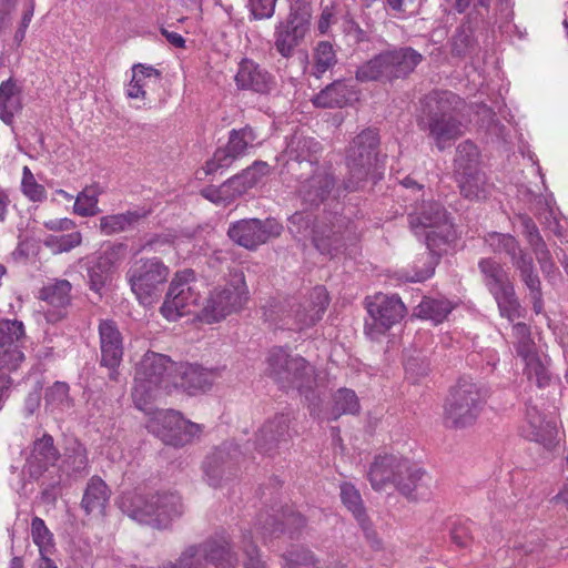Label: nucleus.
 <instances>
[{
	"instance_id": "nucleus-52",
	"label": "nucleus",
	"mask_w": 568,
	"mask_h": 568,
	"mask_svg": "<svg viewBox=\"0 0 568 568\" xmlns=\"http://www.w3.org/2000/svg\"><path fill=\"white\" fill-rule=\"evenodd\" d=\"M525 365V374L529 381L534 382L539 388L549 385L550 374L539 356L526 362Z\"/></svg>"
},
{
	"instance_id": "nucleus-4",
	"label": "nucleus",
	"mask_w": 568,
	"mask_h": 568,
	"mask_svg": "<svg viewBox=\"0 0 568 568\" xmlns=\"http://www.w3.org/2000/svg\"><path fill=\"white\" fill-rule=\"evenodd\" d=\"M176 371V364L169 356L146 352L135 367L132 398L135 407L145 413H151L150 404L162 389H168L171 384L178 382L172 376Z\"/></svg>"
},
{
	"instance_id": "nucleus-63",
	"label": "nucleus",
	"mask_w": 568,
	"mask_h": 568,
	"mask_svg": "<svg viewBox=\"0 0 568 568\" xmlns=\"http://www.w3.org/2000/svg\"><path fill=\"white\" fill-rule=\"evenodd\" d=\"M81 241L82 236L80 232L62 234L59 236H53L51 239V242L57 245L59 252H69L72 248L79 246L81 244Z\"/></svg>"
},
{
	"instance_id": "nucleus-53",
	"label": "nucleus",
	"mask_w": 568,
	"mask_h": 568,
	"mask_svg": "<svg viewBox=\"0 0 568 568\" xmlns=\"http://www.w3.org/2000/svg\"><path fill=\"white\" fill-rule=\"evenodd\" d=\"M476 47L471 30L462 28L452 39V53L457 57H466L470 54Z\"/></svg>"
},
{
	"instance_id": "nucleus-10",
	"label": "nucleus",
	"mask_w": 568,
	"mask_h": 568,
	"mask_svg": "<svg viewBox=\"0 0 568 568\" xmlns=\"http://www.w3.org/2000/svg\"><path fill=\"white\" fill-rule=\"evenodd\" d=\"M170 276V267L156 256L136 260L126 272L131 291L143 305L152 304Z\"/></svg>"
},
{
	"instance_id": "nucleus-25",
	"label": "nucleus",
	"mask_w": 568,
	"mask_h": 568,
	"mask_svg": "<svg viewBox=\"0 0 568 568\" xmlns=\"http://www.w3.org/2000/svg\"><path fill=\"white\" fill-rule=\"evenodd\" d=\"M317 221L312 229V239L315 247L327 255L336 254L344 245V219L333 216V220Z\"/></svg>"
},
{
	"instance_id": "nucleus-34",
	"label": "nucleus",
	"mask_w": 568,
	"mask_h": 568,
	"mask_svg": "<svg viewBox=\"0 0 568 568\" xmlns=\"http://www.w3.org/2000/svg\"><path fill=\"white\" fill-rule=\"evenodd\" d=\"M321 151V144L313 138L294 133L287 142L285 155L288 161L302 164L305 162L310 168L320 165L316 154Z\"/></svg>"
},
{
	"instance_id": "nucleus-15",
	"label": "nucleus",
	"mask_w": 568,
	"mask_h": 568,
	"mask_svg": "<svg viewBox=\"0 0 568 568\" xmlns=\"http://www.w3.org/2000/svg\"><path fill=\"white\" fill-rule=\"evenodd\" d=\"M149 428L161 440L174 447H183L199 438L203 426L185 419L179 412L158 410L149 424Z\"/></svg>"
},
{
	"instance_id": "nucleus-58",
	"label": "nucleus",
	"mask_w": 568,
	"mask_h": 568,
	"mask_svg": "<svg viewBox=\"0 0 568 568\" xmlns=\"http://www.w3.org/2000/svg\"><path fill=\"white\" fill-rule=\"evenodd\" d=\"M65 463L74 474L85 473L89 466L87 449L81 444H75L71 454L67 456Z\"/></svg>"
},
{
	"instance_id": "nucleus-29",
	"label": "nucleus",
	"mask_w": 568,
	"mask_h": 568,
	"mask_svg": "<svg viewBox=\"0 0 568 568\" xmlns=\"http://www.w3.org/2000/svg\"><path fill=\"white\" fill-rule=\"evenodd\" d=\"M200 545L207 564L215 568H235L237 556L232 549L229 536L219 535Z\"/></svg>"
},
{
	"instance_id": "nucleus-8",
	"label": "nucleus",
	"mask_w": 568,
	"mask_h": 568,
	"mask_svg": "<svg viewBox=\"0 0 568 568\" xmlns=\"http://www.w3.org/2000/svg\"><path fill=\"white\" fill-rule=\"evenodd\" d=\"M423 55L410 47H403L376 54L356 70V80L392 81L412 73L422 62Z\"/></svg>"
},
{
	"instance_id": "nucleus-39",
	"label": "nucleus",
	"mask_w": 568,
	"mask_h": 568,
	"mask_svg": "<svg viewBox=\"0 0 568 568\" xmlns=\"http://www.w3.org/2000/svg\"><path fill=\"white\" fill-rule=\"evenodd\" d=\"M337 63V55L333 44L328 41H320L312 54L311 75L321 79Z\"/></svg>"
},
{
	"instance_id": "nucleus-54",
	"label": "nucleus",
	"mask_w": 568,
	"mask_h": 568,
	"mask_svg": "<svg viewBox=\"0 0 568 568\" xmlns=\"http://www.w3.org/2000/svg\"><path fill=\"white\" fill-rule=\"evenodd\" d=\"M22 193L33 202H42L47 199V191L43 185L39 184L28 166L23 168L21 182Z\"/></svg>"
},
{
	"instance_id": "nucleus-51",
	"label": "nucleus",
	"mask_w": 568,
	"mask_h": 568,
	"mask_svg": "<svg viewBox=\"0 0 568 568\" xmlns=\"http://www.w3.org/2000/svg\"><path fill=\"white\" fill-rule=\"evenodd\" d=\"M114 272L106 266H102L101 261L97 257L88 267V278L90 288L100 293L106 283L111 280Z\"/></svg>"
},
{
	"instance_id": "nucleus-42",
	"label": "nucleus",
	"mask_w": 568,
	"mask_h": 568,
	"mask_svg": "<svg viewBox=\"0 0 568 568\" xmlns=\"http://www.w3.org/2000/svg\"><path fill=\"white\" fill-rule=\"evenodd\" d=\"M452 310L450 302L430 297H424L416 307L419 317L430 320L436 324L442 323Z\"/></svg>"
},
{
	"instance_id": "nucleus-28",
	"label": "nucleus",
	"mask_w": 568,
	"mask_h": 568,
	"mask_svg": "<svg viewBox=\"0 0 568 568\" xmlns=\"http://www.w3.org/2000/svg\"><path fill=\"white\" fill-rule=\"evenodd\" d=\"M328 305V295L323 286H316L308 298L294 311L296 326L304 329L315 325L322 320Z\"/></svg>"
},
{
	"instance_id": "nucleus-41",
	"label": "nucleus",
	"mask_w": 568,
	"mask_h": 568,
	"mask_svg": "<svg viewBox=\"0 0 568 568\" xmlns=\"http://www.w3.org/2000/svg\"><path fill=\"white\" fill-rule=\"evenodd\" d=\"M341 499L345 507L354 515L363 529H368V519L363 506V500L359 491L354 485L344 483L341 485Z\"/></svg>"
},
{
	"instance_id": "nucleus-35",
	"label": "nucleus",
	"mask_w": 568,
	"mask_h": 568,
	"mask_svg": "<svg viewBox=\"0 0 568 568\" xmlns=\"http://www.w3.org/2000/svg\"><path fill=\"white\" fill-rule=\"evenodd\" d=\"M110 499L108 485L98 476L89 479L81 500V507L87 515L102 514Z\"/></svg>"
},
{
	"instance_id": "nucleus-36",
	"label": "nucleus",
	"mask_w": 568,
	"mask_h": 568,
	"mask_svg": "<svg viewBox=\"0 0 568 568\" xmlns=\"http://www.w3.org/2000/svg\"><path fill=\"white\" fill-rule=\"evenodd\" d=\"M71 284L67 280H55L49 283L40 291V298L45 301L50 306L55 308L58 318L63 316V310L71 301Z\"/></svg>"
},
{
	"instance_id": "nucleus-55",
	"label": "nucleus",
	"mask_w": 568,
	"mask_h": 568,
	"mask_svg": "<svg viewBox=\"0 0 568 568\" xmlns=\"http://www.w3.org/2000/svg\"><path fill=\"white\" fill-rule=\"evenodd\" d=\"M45 404L53 408L70 406L69 386L65 383L57 382L45 392Z\"/></svg>"
},
{
	"instance_id": "nucleus-9",
	"label": "nucleus",
	"mask_w": 568,
	"mask_h": 568,
	"mask_svg": "<svg viewBox=\"0 0 568 568\" xmlns=\"http://www.w3.org/2000/svg\"><path fill=\"white\" fill-rule=\"evenodd\" d=\"M267 371L284 389L294 388L302 393L315 384L314 367L301 355L283 347H273L268 352Z\"/></svg>"
},
{
	"instance_id": "nucleus-20",
	"label": "nucleus",
	"mask_w": 568,
	"mask_h": 568,
	"mask_svg": "<svg viewBox=\"0 0 568 568\" xmlns=\"http://www.w3.org/2000/svg\"><path fill=\"white\" fill-rule=\"evenodd\" d=\"M99 338L101 352V365L108 367L110 378L115 379V369L123 357V337L115 322L101 320L99 323Z\"/></svg>"
},
{
	"instance_id": "nucleus-30",
	"label": "nucleus",
	"mask_w": 568,
	"mask_h": 568,
	"mask_svg": "<svg viewBox=\"0 0 568 568\" xmlns=\"http://www.w3.org/2000/svg\"><path fill=\"white\" fill-rule=\"evenodd\" d=\"M60 458V452L54 446L51 435L44 434L33 443L31 455L28 459L30 474L39 476L49 467L54 466Z\"/></svg>"
},
{
	"instance_id": "nucleus-32",
	"label": "nucleus",
	"mask_w": 568,
	"mask_h": 568,
	"mask_svg": "<svg viewBox=\"0 0 568 568\" xmlns=\"http://www.w3.org/2000/svg\"><path fill=\"white\" fill-rule=\"evenodd\" d=\"M356 95L354 85L344 80H337L316 94L313 103L318 108H343L356 100Z\"/></svg>"
},
{
	"instance_id": "nucleus-56",
	"label": "nucleus",
	"mask_w": 568,
	"mask_h": 568,
	"mask_svg": "<svg viewBox=\"0 0 568 568\" xmlns=\"http://www.w3.org/2000/svg\"><path fill=\"white\" fill-rule=\"evenodd\" d=\"M135 78H139L140 80L139 87L146 90L150 84H159L161 80V72L151 65L138 63L132 67L131 81H134Z\"/></svg>"
},
{
	"instance_id": "nucleus-40",
	"label": "nucleus",
	"mask_w": 568,
	"mask_h": 568,
	"mask_svg": "<svg viewBox=\"0 0 568 568\" xmlns=\"http://www.w3.org/2000/svg\"><path fill=\"white\" fill-rule=\"evenodd\" d=\"M491 295L494 296L503 317H506L509 322H515L516 320L524 317L525 310L520 306L519 301L516 297L513 284Z\"/></svg>"
},
{
	"instance_id": "nucleus-21",
	"label": "nucleus",
	"mask_w": 568,
	"mask_h": 568,
	"mask_svg": "<svg viewBox=\"0 0 568 568\" xmlns=\"http://www.w3.org/2000/svg\"><path fill=\"white\" fill-rule=\"evenodd\" d=\"M335 185V178L328 165L311 168V175L300 182L298 194L310 205L323 203Z\"/></svg>"
},
{
	"instance_id": "nucleus-38",
	"label": "nucleus",
	"mask_w": 568,
	"mask_h": 568,
	"mask_svg": "<svg viewBox=\"0 0 568 568\" xmlns=\"http://www.w3.org/2000/svg\"><path fill=\"white\" fill-rule=\"evenodd\" d=\"M148 215L146 211H126L100 219V230L105 235L123 232L135 225Z\"/></svg>"
},
{
	"instance_id": "nucleus-2",
	"label": "nucleus",
	"mask_w": 568,
	"mask_h": 568,
	"mask_svg": "<svg viewBox=\"0 0 568 568\" xmlns=\"http://www.w3.org/2000/svg\"><path fill=\"white\" fill-rule=\"evenodd\" d=\"M367 477L375 490H381L392 483L410 500H418L429 495L430 477L408 459L394 455L375 457Z\"/></svg>"
},
{
	"instance_id": "nucleus-3",
	"label": "nucleus",
	"mask_w": 568,
	"mask_h": 568,
	"mask_svg": "<svg viewBox=\"0 0 568 568\" xmlns=\"http://www.w3.org/2000/svg\"><path fill=\"white\" fill-rule=\"evenodd\" d=\"M459 98L450 91H434L426 98V110L418 120V126L427 132L439 151L453 145L464 131L456 109Z\"/></svg>"
},
{
	"instance_id": "nucleus-37",
	"label": "nucleus",
	"mask_w": 568,
	"mask_h": 568,
	"mask_svg": "<svg viewBox=\"0 0 568 568\" xmlns=\"http://www.w3.org/2000/svg\"><path fill=\"white\" fill-rule=\"evenodd\" d=\"M478 268L490 294L511 285L507 272L497 261L490 257L481 258Z\"/></svg>"
},
{
	"instance_id": "nucleus-11",
	"label": "nucleus",
	"mask_w": 568,
	"mask_h": 568,
	"mask_svg": "<svg viewBox=\"0 0 568 568\" xmlns=\"http://www.w3.org/2000/svg\"><path fill=\"white\" fill-rule=\"evenodd\" d=\"M201 283L191 268L178 271L166 292L160 313L168 321L174 322L191 314L201 298Z\"/></svg>"
},
{
	"instance_id": "nucleus-13",
	"label": "nucleus",
	"mask_w": 568,
	"mask_h": 568,
	"mask_svg": "<svg viewBox=\"0 0 568 568\" xmlns=\"http://www.w3.org/2000/svg\"><path fill=\"white\" fill-rule=\"evenodd\" d=\"M247 287L242 276L214 287L201 311V321L213 324L241 310L247 302Z\"/></svg>"
},
{
	"instance_id": "nucleus-48",
	"label": "nucleus",
	"mask_w": 568,
	"mask_h": 568,
	"mask_svg": "<svg viewBox=\"0 0 568 568\" xmlns=\"http://www.w3.org/2000/svg\"><path fill=\"white\" fill-rule=\"evenodd\" d=\"M128 246L124 243H113L103 247L97 258L101 261L102 266L109 267L115 272L126 257Z\"/></svg>"
},
{
	"instance_id": "nucleus-7",
	"label": "nucleus",
	"mask_w": 568,
	"mask_h": 568,
	"mask_svg": "<svg viewBox=\"0 0 568 568\" xmlns=\"http://www.w3.org/2000/svg\"><path fill=\"white\" fill-rule=\"evenodd\" d=\"M486 393L470 377H462L452 388L444 406V424L450 428H465L477 420Z\"/></svg>"
},
{
	"instance_id": "nucleus-5",
	"label": "nucleus",
	"mask_w": 568,
	"mask_h": 568,
	"mask_svg": "<svg viewBox=\"0 0 568 568\" xmlns=\"http://www.w3.org/2000/svg\"><path fill=\"white\" fill-rule=\"evenodd\" d=\"M121 507L130 518L155 528H166L183 511L181 498L171 493L125 495L122 497Z\"/></svg>"
},
{
	"instance_id": "nucleus-19",
	"label": "nucleus",
	"mask_w": 568,
	"mask_h": 568,
	"mask_svg": "<svg viewBox=\"0 0 568 568\" xmlns=\"http://www.w3.org/2000/svg\"><path fill=\"white\" fill-rule=\"evenodd\" d=\"M242 452L234 443H224L210 454L203 463V470L210 486L217 487L224 477L234 475Z\"/></svg>"
},
{
	"instance_id": "nucleus-17",
	"label": "nucleus",
	"mask_w": 568,
	"mask_h": 568,
	"mask_svg": "<svg viewBox=\"0 0 568 568\" xmlns=\"http://www.w3.org/2000/svg\"><path fill=\"white\" fill-rule=\"evenodd\" d=\"M256 139L257 135L250 125L231 130L226 145L219 148L212 159L206 162V173L212 174L221 169L230 168L235 161L243 158L251 148H254Z\"/></svg>"
},
{
	"instance_id": "nucleus-49",
	"label": "nucleus",
	"mask_w": 568,
	"mask_h": 568,
	"mask_svg": "<svg viewBox=\"0 0 568 568\" xmlns=\"http://www.w3.org/2000/svg\"><path fill=\"white\" fill-rule=\"evenodd\" d=\"M282 568H320L314 554L304 548L294 549L283 555Z\"/></svg>"
},
{
	"instance_id": "nucleus-26",
	"label": "nucleus",
	"mask_w": 568,
	"mask_h": 568,
	"mask_svg": "<svg viewBox=\"0 0 568 568\" xmlns=\"http://www.w3.org/2000/svg\"><path fill=\"white\" fill-rule=\"evenodd\" d=\"M235 82L241 90H252L257 93H268L274 87L273 77L257 63L244 59L240 62Z\"/></svg>"
},
{
	"instance_id": "nucleus-12",
	"label": "nucleus",
	"mask_w": 568,
	"mask_h": 568,
	"mask_svg": "<svg viewBox=\"0 0 568 568\" xmlns=\"http://www.w3.org/2000/svg\"><path fill=\"white\" fill-rule=\"evenodd\" d=\"M311 17V6L306 1L291 2L287 18L280 21L274 31V48L283 58H292L296 48L304 41L310 29Z\"/></svg>"
},
{
	"instance_id": "nucleus-16",
	"label": "nucleus",
	"mask_w": 568,
	"mask_h": 568,
	"mask_svg": "<svg viewBox=\"0 0 568 568\" xmlns=\"http://www.w3.org/2000/svg\"><path fill=\"white\" fill-rule=\"evenodd\" d=\"M282 225L274 219H246L232 223L227 230L229 237L240 246L255 250L282 233Z\"/></svg>"
},
{
	"instance_id": "nucleus-24",
	"label": "nucleus",
	"mask_w": 568,
	"mask_h": 568,
	"mask_svg": "<svg viewBox=\"0 0 568 568\" xmlns=\"http://www.w3.org/2000/svg\"><path fill=\"white\" fill-rule=\"evenodd\" d=\"M288 415L278 414L265 422L256 435V448L263 454L272 455L281 444H286L290 438Z\"/></svg>"
},
{
	"instance_id": "nucleus-46",
	"label": "nucleus",
	"mask_w": 568,
	"mask_h": 568,
	"mask_svg": "<svg viewBox=\"0 0 568 568\" xmlns=\"http://www.w3.org/2000/svg\"><path fill=\"white\" fill-rule=\"evenodd\" d=\"M98 186L92 185L85 187L75 199L73 206L74 213L80 216H93L98 214Z\"/></svg>"
},
{
	"instance_id": "nucleus-47",
	"label": "nucleus",
	"mask_w": 568,
	"mask_h": 568,
	"mask_svg": "<svg viewBox=\"0 0 568 568\" xmlns=\"http://www.w3.org/2000/svg\"><path fill=\"white\" fill-rule=\"evenodd\" d=\"M205 558L201 545L187 546L175 561L164 562L173 568H205Z\"/></svg>"
},
{
	"instance_id": "nucleus-1",
	"label": "nucleus",
	"mask_w": 568,
	"mask_h": 568,
	"mask_svg": "<svg viewBox=\"0 0 568 568\" xmlns=\"http://www.w3.org/2000/svg\"><path fill=\"white\" fill-rule=\"evenodd\" d=\"M410 229L418 234L425 232L428 252L423 256V267L415 265V273L406 277L410 282L429 278L438 263L442 252L456 239L454 224L448 220L445 209L437 202L427 201L417 205L408 216Z\"/></svg>"
},
{
	"instance_id": "nucleus-33",
	"label": "nucleus",
	"mask_w": 568,
	"mask_h": 568,
	"mask_svg": "<svg viewBox=\"0 0 568 568\" xmlns=\"http://www.w3.org/2000/svg\"><path fill=\"white\" fill-rule=\"evenodd\" d=\"M176 371L181 375L180 385L190 394L210 388L219 377L217 369H206L197 364H181Z\"/></svg>"
},
{
	"instance_id": "nucleus-44",
	"label": "nucleus",
	"mask_w": 568,
	"mask_h": 568,
	"mask_svg": "<svg viewBox=\"0 0 568 568\" xmlns=\"http://www.w3.org/2000/svg\"><path fill=\"white\" fill-rule=\"evenodd\" d=\"M513 265L519 272L521 281L525 283L530 294L541 291L540 278L535 270L532 257L528 253H520Z\"/></svg>"
},
{
	"instance_id": "nucleus-27",
	"label": "nucleus",
	"mask_w": 568,
	"mask_h": 568,
	"mask_svg": "<svg viewBox=\"0 0 568 568\" xmlns=\"http://www.w3.org/2000/svg\"><path fill=\"white\" fill-rule=\"evenodd\" d=\"M306 524V519L292 509L282 513L281 521L271 515H261L258 518V527L256 528L262 535L263 539H272L278 537L281 534L287 532L293 536Z\"/></svg>"
},
{
	"instance_id": "nucleus-62",
	"label": "nucleus",
	"mask_w": 568,
	"mask_h": 568,
	"mask_svg": "<svg viewBox=\"0 0 568 568\" xmlns=\"http://www.w3.org/2000/svg\"><path fill=\"white\" fill-rule=\"evenodd\" d=\"M21 109L19 97L16 98H0V119L10 124L13 120L14 113Z\"/></svg>"
},
{
	"instance_id": "nucleus-61",
	"label": "nucleus",
	"mask_w": 568,
	"mask_h": 568,
	"mask_svg": "<svg viewBox=\"0 0 568 568\" xmlns=\"http://www.w3.org/2000/svg\"><path fill=\"white\" fill-rule=\"evenodd\" d=\"M276 0H250L251 13L255 19H268L274 14Z\"/></svg>"
},
{
	"instance_id": "nucleus-57",
	"label": "nucleus",
	"mask_w": 568,
	"mask_h": 568,
	"mask_svg": "<svg viewBox=\"0 0 568 568\" xmlns=\"http://www.w3.org/2000/svg\"><path fill=\"white\" fill-rule=\"evenodd\" d=\"M252 532L246 531L242 535L243 551L246 556L244 561L245 568H266L265 562L260 557L257 547L252 541Z\"/></svg>"
},
{
	"instance_id": "nucleus-14",
	"label": "nucleus",
	"mask_w": 568,
	"mask_h": 568,
	"mask_svg": "<svg viewBox=\"0 0 568 568\" xmlns=\"http://www.w3.org/2000/svg\"><path fill=\"white\" fill-rule=\"evenodd\" d=\"M455 172L460 193L469 200H480L487 195L485 174L478 169V150L470 141L457 146Z\"/></svg>"
},
{
	"instance_id": "nucleus-45",
	"label": "nucleus",
	"mask_w": 568,
	"mask_h": 568,
	"mask_svg": "<svg viewBox=\"0 0 568 568\" xmlns=\"http://www.w3.org/2000/svg\"><path fill=\"white\" fill-rule=\"evenodd\" d=\"M31 534L34 544L39 547L40 558L49 557L53 550L52 534L43 519L39 517L32 519Z\"/></svg>"
},
{
	"instance_id": "nucleus-64",
	"label": "nucleus",
	"mask_w": 568,
	"mask_h": 568,
	"mask_svg": "<svg viewBox=\"0 0 568 568\" xmlns=\"http://www.w3.org/2000/svg\"><path fill=\"white\" fill-rule=\"evenodd\" d=\"M515 348L517 355L520 356L525 363L539 356L531 337L525 341L515 342Z\"/></svg>"
},
{
	"instance_id": "nucleus-22",
	"label": "nucleus",
	"mask_w": 568,
	"mask_h": 568,
	"mask_svg": "<svg viewBox=\"0 0 568 568\" xmlns=\"http://www.w3.org/2000/svg\"><path fill=\"white\" fill-rule=\"evenodd\" d=\"M366 308L374 324L385 332L398 323L406 314V307L396 295L376 294L366 302Z\"/></svg>"
},
{
	"instance_id": "nucleus-31",
	"label": "nucleus",
	"mask_w": 568,
	"mask_h": 568,
	"mask_svg": "<svg viewBox=\"0 0 568 568\" xmlns=\"http://www.w3.org/2000/svg\"><path fill=\"white\" fill-rule=\"evenodd\" d=\"M520 226L523 234L530 245L541 271L546 276H549L555 271V263L551 258V254L539 233L535 222L529 216H520Z\"/></svg>"
},
{
	"instance_id": "nucleus-50",
	"label": "nucleus",
	"mask_w": 568,
	"mask_h": 568,
	"mask_svg": "<svg viewBox=\"0 0 568 568\" xmlns=\"http://www.w3.org/2000/svg\"><path fill=\"white\" fill-rule=\"evenodd\" d=\"M359 409L358 398L354 390L341 388L334 395L335 418L342 414H355Z\"/></svg>"
},
{
	"instance_id": "nucleus-18",
	"label": "nucleus",
	"mask_w": 568,
	"mask_h": 568,
	"mask_svg": "<svg viewBox=\"0 0 568 568\" xmlns=\"http://www.w3.org/2000/svg\"><path fill=\"white\" fill-rule=\"evenodd\" d=\"M524 438L540 445L546 452H554L559 445L558 428L555 422L547 420L536 407H527L520 426Z\"/></svg>"
},
{
	"instance_id": "nucleus-23",
	"label": "nucleus",
	"mask_w": 568,
	"mask_h": 568,
	"mask_svg": "<svg viewBox=\"0 0 568 568\" xmlns=\"http://www.w3.org/2000/svg\"><path fill=\"white\" fill-rule=\"evenodd\" d=\"M24 337V326L21 321L0 320V365L18 368L24 359V354L16 344Z\"/></svg>"
},
{
	"instance_id": "nucleus-6",
	"label": "nucleus",
	"mask_w": 568,
	"mask_h": 568,
	"mask_svg": "<svg viewBox=\"0 0 568 568\" xmlns=\"http://www.w3.org/2000/svg\"><path fill=\"white\" fill-rule=\"evenodd\" d=\"M379 135L375 129L363 130L357 134L346 152L348 176L344 182L347 191H357L368 176H375L378 168Z\"/></svg>"
},
{
	"instance_id": "nucleus-60",
	"label": "nucleus",
	"mask_w": 568,
	"mask_h": 568,
	"mask_svg": "<svg viewBox=\"0 0 568 568\" xmlns=\"http://www.w3.org/2000/svg\"><path fill=\"white\" fill-rule=\"evenodd\" d=\"M250 189V186H246V179H244L243 172H241L225 181L220 187V193L227 197H236Z\"/></svg>"
},
{
	"instance_id": "nucleus-43",
	"label": "nucleus",
	"mask_w": 568,
	"mask_h": 568,
	"mask_svg": "<svg viewBox=\"0 0 568 568\" xmlns=\"http://www.w3.org/2000/svg\"><path fill=\"white\" fill-rule=\"evenodd\" d=\"M485 242L495 253H506L511 262L517 260L520 253H525L518 241L510 234L489 233L485 237Z\"/></svg>"
},
{
	"instance_id": "nucleus-59",
	"label": "nucleus",
	"mask_w": 568,
	"mask_h": 568,
	"mask_svg": "<svg viewBox=\"0 0 568 568\" xmlns=\"http://www.w3.org/2000/svg\"><path fill=\"white\" fill-rule=\"evenodd\" d=\"M242 172L244 179H246V186L252 189L258 184L263 178L271 173V166L264 161H255L251 166Z\"/></svg>"
}]
</instances>
